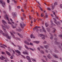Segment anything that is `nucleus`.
Returning a JSON list of instances; mask_svg holds the SVG:
<instances>
[{"instance_id": "64", "label": "nucleus", "mask_w": 62, "mask_h": 62, "mask_svg": "<svg viewBox=\"0 0 62 62\" xmlns=\"http://www.w3.org/2000/svg\"><path fill=\"white\" fill-rule=\"evenodd\" d=\"M2 54H5V53L4 52H2L1 53Z\"/></svg>"}, {"instance_id": "50", "label": "nucleus", "mask_w": 62, "mask_h": 62, "mask_svg": "<svg viewBox=\"0 0 62 62\" xmlns=\"http://www.w3.org/2000/svg\"><path fill=\"white\" fill-rule=\"evenodd\" d=\"M31 59H32V60L33 61H36L33 58H31Z\"/></svg>"}, {"instance_id": "32", "label": "nucleus", "mask_w": 62, "mask_h": 62, "mask_svg": "<svg viewBox=\"0 0 62 62\" xmlns=\"http://www.w3.org/2000/svg\"><path fill=\"white\" fill-rule=\"evenodd\" d=\"M55 44H58V42H57V41H55Z\"/></svg>"}, {"instance_id": "57", "label": "nucleus", "mask_w": 62, "mask_h": 62, "mask_svg": "<svg viewBox=\"0 0 62 62\" xmlns=\"http://www.w3.org/2000/svg\"><path fill=\"white\" fill-rule=\"evenodd\" d=\"M1 47H2V48H4V49H5V47H4L3 46H0Z\"/></svg>"}, {"instance_id": "21", "label": "nucleus", "mask_w": 62, "mask_h": 62, "mask_svg": "<svg viewBox=\"0 0 62 62\" xmlns=\"http://www.w3.org/2000/svg\"><path fill=\"white\" fill-rule=\"evenodd\" d=\"M24 43H25L26 44L28 45H30L29 43L28 42H27L26 41H24Z\"/></svg>"}, {"instance_id": "24", "label": "nucleus", "mask_w": 62, "mask_h": 62, "mask_svg": "<svg viewBox=\"0 0 62 62\" xmlns=\"http://www.w3.org/2000/svg\"><path fill=\"white\" fill-rule=\"evenodd\" d=\"M16 30L17 31H19V32H21L22 31V30L21 29H16Z\"/></svg>"}, {"instance_id": "28", "label": "nucleus", "mask_w": 62, "mask_h": 62, "mask_svg": "<svg viewBox=\"0 0 62 62\" xmlns=\"http://www.w3.org/2000/svg\"><path fill=\"white\" fill-rule=\"evenodd\" d=\"M53 56L55 57V58H58V57L56 55H54Z\"/></svg>"}, {"instance_id": "49", "label": "nucleus", "mask_w": 62, "mask_h": 62, "mask_svg": "<svg viewBox=\"0 0 62 62\" xmlns=\"http://www.w3.org/2000/svg\"><path fill=\"white\" fill-rule=\"evenodd\" d=\"M47 9L48 10H51V8H48Z\"/></svg>"}, {"instance_id": "15", "label": "nucleus", "mask_w": 62, "mask_h": 62, "mask_svg": "<svg viewBox=\"0 0 62 62\" xmlns=\"http://www.w3.org/2000/svg\"><path fill=\"white\" fill-rule=\"evenodd\" d=\"M46 30L48 32H50L51 31V29L49 28H46Z\"/></svg>"}, {"instance_id": "12", "label": "nucleus", "mask_w": 62, "mask_h": 62, "mask_svg": "<svg viewBox=\"0 0 62 62\" xmlns=\"http://www.w3.org/2000/svg\"><path fill=\"white\" fill-rule=\"evenodd\" d=\"M53 19H54V21H54V23H56V24L57 25H58V23H57V21H56V19L55 18H54Z\"/></svg>"}, {"instance_id": "2", "label": "nucleus", "mask_w": 62, "mask_h": 62, "mask_svg": "<svg viewBox=\"0 0 62 62\" xmlns=\"http://www.w3.org/2000/svg\"><path fill=\"white\" fill-rule=\"evenodd\" d=\"M40 35L41 36L42 39H45V36L43 34H40Z\"/></svg>"}, {"instance_id": "53", "label": "nucleus", "mask_w": 62, "mask_h": 62, "mask_svg": "<svg viewBox=\"0 0 62 62\" xmlns=\"http://www.w3.org/2000/svg\"><path fill=\"white\" fill-rule=\"evenodd\" d=\"M6 19L8 21H9V19H8V17H6Z\"/></svg>"}, {"instance_id": "16", "label": "nucleus", "mask_w": 62, "mask_h": 62, "mask_svg": "<svg viewBox=\"0 0 62 62\" xmlns=\"http://www.w3.org/2000/svg\"><path fill=\"white\" fill-rule=\"evenodd\" d=\"M2 22L4 24H5V23L6 24H7V22H6V21H5L4 20H2Z\"/></svg>"}, {"instance_id": "47", "label": "nucleus", "mask_w": 62, "mask_h": 62, "mask_svg": "<svg viewBox=\"0 0 62 62\" xmlns=\"http://www.w3.org/2000/svg\"><path fill=\"white\" fill-rule=\"evenodd\" d=\"M39 8H40V9L41 10V11H42V8H41V7L40 6H39Z\"/></svg>"}, {"instance_id": "42", "label": "nucleus", "mask_w": 62, "mask_h": 62, "mask_svg": "<svg viewBox=\"0 0 62 62\" xmlns=\"http://www.w3.org/2000/svg\"><path fill=\"white\" fill-rule=\"evenodd\" d=\"M45 15L46 18H48V15H47V13H46Z\"/></svg>"}, {"instance_id": "60", "label": "nucleus", "mask_w": 62, "mask_h": 62, "mask_svg": "<svg viewBox=\"0 0 62 62\" xmlns=\"http://www.w3.org/2000/svg\"><path fill=\"white\" fill-rule=\"evenodd\" d=\"M29 18H30V20H31V16L30 15H29Z\"/></svg>"}, {"instance_id": "18", "label": "nucleus", "mask_w": 62, "mask_h": 62, "mask_svg": "<svg viewBox=\"0 0 62 62\" xmlns=\"http://www.w3.org/2000/svg\"><path fill=\"white\" fill-rule=\"evenodd\" d=\"M6 54H7L8 55H9V56H11V54H10V53L9 52L7 51H6Z\"/></svg>"}, {"instance_id": "9", "label": "nucleus", "mask_w": 62, "mask_h": 62, "mask_svg": "<svg viewBox=\"0 0 62 62\" xmlns=\"http://www.w3.org/2000/svg\"><path fill=\"white\" fill-rule=\"evenodd\" d=\"M0 4H2V5L3 7H4V5H6V3L5 2H2L1 0H0Z\"/></svg>"}, {"instance_id": "55", "label": "nucleus", "mask_w": 62, "mask_h": 62, "mask_svg": "<svg viewBox=\"0 0 62 62\" xmlns=\"http://www.w3.org/2000/svg\"><path fill=\"white\" fill-rule=\"evenodd\" d=\"M45 51L46 52V53H48V50L47 49L45 50Z\"/></svg>"}, {"instance_id": "36", "label": "nucleus", "mask_w": 62, "mask_h": 62, "mask_svg": "<svg viewBox=\"0 0 62 62\" xmlns=\"http://www.w3.org/2000/svg\"><path fill=\"white\" fill-rule=\"evenodd\" d=\"M55 31H56V29H53V32L54 33L55 32Z\"/></svg>"}, {"instance_id": "27", "label": "nucleus", "mask_w": 62, "mask_h": 62, "mask_svg": "<svg viewBox=\"0 0 62 62\" xmlns=\"http://www.w3.org/2000/svg\"><path fill=\"white\" fill-rule=\"evenodd\" d=\"M24 46L25 47V48H26V49H29L28 47H27V46H26V45H25Z\"/></svg>"}, {"instance_id": "61", "label": "nucleus", "mask_w": 62, "mask_h": 62, "mask_svg": "<svg viewBox=\"0 0 62 62\" xmlns=\"http://www.w3.org/2000/svg\"><path fill=\"white\" fill-rule=\"evenodd\" d=\"M37 28H40V26H36Z\"/></svg>"}, {"instance_id": "63", "label": "nucleus", "mask_w": 62, "mask_h": 62, "mask_svg": "<svg viewBox=\"0 0 62 62\" xmlns=\"http://www.w3.org/2000/svg\"><path fill=\"white\" fill-rule=\"evenodd\" d=\"M10 58L11 59H13V57L12 56H11V57H10Z\"/></svg>"}, {"instance_id": "56", "label": "nucleus", "mask_w": 62, "mask_h": 62, "mask_svg": "<svg viewBox=\"0 0 62 62\" xmlns=\"http://www.w3.org/2000/svg\"><path fill=\"white\" fill-rule=\"evenodd\" d=\"M12 1H14V3H15V4H16V2H17V1H15V0H12Z\"/></svg>"}, {"instance_id": "4", "label": "nucleus", "mask_w": 62, "mask_h": 62, "mask_svg": "<svg viewBox=\"0 0 62 62\" xmlns=\"http://www.w3.org/2000/svg\"><path fill=\"white\" fill-rule=\"evenodd\" d=\"M12 15L13 17L14 18H15V17L16 16V15H17V14L16 12L14 13L13 12L12 13Z\"/></svg>"}, {"instance_id": "26", "label": "nucleus", "mask_w": 62, "mask_h": 62, "mask_svg": "<svg viewBox=\"0 0 62 62\" xmlns=\"http://www.w3.org/2000/svg\"><path fill=\"white\" fill-rule=\"evenodd\" d=\"M35 42L37 44H38L39 43V41H35Z\"/></svg>"}, {"instance_id": "33", "label": "nucleus", "mask_w": 62, "mask_h": 62, "mask_svg": "<svg viewBox=\"0 0 62 62\" xmlns=\"http://www.w3.org/2000/svg\"><path fill=\"white\" fill-rule=\"evenodd\" d=\"M54 50H55V53H58V52H59L58 51V50H56V49H55Z\"/></svg>"}, {"instance_id": "25", "label": "nucleus", "mask_w": 62, "mask_h": 62, "mask_svg": "<svg viewBox=\"0 0 62 62\" xmlns=\"http://www.w3.org/2000/svg\"><path fill=\"white\" fill-rule=\"evenodd\" d=\"M5 26L6 27V28H7V29H9V27L7 25H5Z\"/></svg>"}, {"instance_id": "40", "label": "nucleus", "mask_w": 62, "mask_h": 62, "mask_svg": "<svg viewBox=\"0 0 62 62\" xmlns=\"http://www.w3.org/2000/svg\"><path fill=\"white\" fill-rule=\"evenodd\" d=\"M30 50H31V51H34V49L31 48H30Z\"/></svg>"}, {"instance_id": "8", "label": "nucleus", "mask_w": 62, "mask_h": 62, "mask_svg": "<svg viewBox=\"0 0 62 62\" xmlns=\"http://www.w3.org/2000/svg\"><path fill=\"white\" fill-rule=\"evenodd\" d=\"M8 23L9 24H11V26L12 27H13V28H15V27L14 26H13V25H12L11 23V22H10L8 21Z\"/></svg>"}, {"instance_id": "19", "label": "nucleus", "mask_w": 62, "mask_h": 62, "mask_svg": "<svg viewBox=\"0 0 62 62\" xmlns=\"http://www.w3.org/2000/svg\"><path fill=\"white\" fill-rule=\"evenodd\" d=\"M44 46L46 49H48L47 48H49V46L47 45H44Z\"/></svg>"}, {"instance_id": "30", "label": "nucleus", "mask_w": 62, "mask_h": 62, "mask_svg": "<svg viewBox=\"0 0 62 62\" xmlns=\"http://www.w3.org/2000/svg\"><path fill=\"white\" fill-rule=\"evenodd\" d=\"M59 37H60L61 39H62V35H60L58 36Z\"/></svg>"}, {"instance_id": "48", "label": "nucleus", "mask_w": 62, "mask_h": 62, "mask_svg": "<svg viewBox=\"0 0 62 62\" xmlns=\"http://www.w3.org/2000/svg\"><path fill=\"white\" fill-rule=\"evenodd\" d=\"M55 18H56V19H58V18L57 17V16H56V15H55Z\"/></svg>"}, {"instance_id": "20", "label": "nucleus", "mask_w": 62, "mask_h": 62, "mask_svg": "<svg viewBox=\"0 0 62 62\" xmlns=\"http://www.w3.org/2000/svg\"><path fill=\"white\" fill-rule=\"evenodd\" d=\"M18 35L19 36V37H20V38H23V36L22 35L19 33H18Z\"/></svg>"}, {"instance_id": "1", "label": "nucleus", "mask_w": 62, "mask_h": 62, "mask_svg": "<svg viewBox=\"0 0 62 62\" xmlns=\"http://www.w3.org/2000/svg\"><path fill=\"white\" fill-rule=\"evenodd\" d=\"M1 26L3 29L4 30V31L5 33H6V34L5 33H3L2 34L3 35V36H6V37L8 36V33L7 32V31H6V28H5V26H4V25L3 24H2L1 25Z\"/></svg>"}, {"instance_id": "31", "label": "nucleus", "mask_w": 62, "mask_h": 62, "mask_svg": "<svg viewBox=\"0 0 62 62\" xmlns=\"http://www.w3.org/2000/svg\"><path fill=\"white\" fill-rule=\"evenodd\" d=\"M47 43V42H46V41H44L43 42V44H46V43Z\"/></svg>"}, {"instance_id": "45", "label": "nucleus", "mask_w": 62, "mask_h": 62, "mask_svg": "<svg viewBox=\"0 0 62 62\" xmlns=\"http://www.w3.org/2000/svg\"><path fill=\"white\" fill-rule=\"evenodd\" d=\"M23 16L24 17H26V16H25V14L24 13L23 14Z\"/></svg>"}, {"instance_id": "46", "label": "nucleus", "mask_w": 62, "mask_h": 62, "mask_svg": "<svg viewBox=\"0 0 62 62\" xmlns=\"http://www.w3.org/2000/svg\"><path fill=\"white\" fill-rule=\"evenodd\" d=\"M43 31L45 33H46V30H43Z\"/></svg>"}, {"instance_id": "5", "label": "nucleus", "mask_w": 62, "mask_h": 62, "mask_svg": "<svg viewBox=\"0 0 62 62\" xmlns=\"http://www.w3.org/2000/svg\"><path fill=\"white\" fill-rule=\"evenodd\" d=\"M33 31H35V30L37 32V31H39V29H38V28H37L36 26H35L34 28L33 29Z\"/></svg>"}, {"instance_id": "35", "label": "nucleus", "mask_w": 62, "mask_h": 62, "mask_svg": "<svg viewBox=\"0 0 62 62\" xmlns=\"http://www.w3.org/2000/svg\"><path fill=\"white\" fill-rule=\"evenodd\" d=\"M0 33L1 34H3V31H2L1 30L0 31Z\"/></svg>"}, {"instance_id": "58", "label": "nucleus", "mask_w": 62, "mask_h": 62, "mask_svg": "<svg viewBox=\"0 0 62 62\" xmlns=\"http://www.w3.org/2000/svg\"><path fill=\"white\" fill-rule=\"evenodd\" d=\"M18 47H19V50H21V49L20 48V46H18Z\"/></svg>"}, {"instance_id": "29", "label": "nucleus", "mask_w": 62, "mask_h": 62, "mask_svg": "<svg viewBox=\"0 0 62 62\" xmlns=\"http://www.w3.org/2000/svg\"><path fill=\"white\" fill-rule=\"evenodd\" d=\"M46 26V27H48V26H49V24H48V23H45Z\"/></svg>"}, {"instance_id": "54", "label": "nucleus", "mask_w": 62, "mask_h": 62, "mask_svg": "<svg viewBox=\"0 0 62 62\" xmlns=\"http://www.w3.org/2000/svg\"><path fill=\"white\" fill-rule=\"evenodd\" d=\"M37 49L38 50H39V51L40 52V48H39V47Z\"/></svg>"}, {"instance_id": "6", "label": "nucleus", "mask_w": 62, "mask_h": 62, "mask_svg": "<svg viewBox=\"0 0 62 62\" xmlns=\"http://www.w3.org/2000/svg\"><path fill=\"white\" fill-rule=\"evenodd\" d=\"M26 58L28 60L30 61V62H31V58H30V57L28 56H27Z\"/></svg>"}, {"instance_id": "11", "label": "nucleus", "mask_w": 62, "mask_h": 62, "mask_svg": "<svg viewBox=\"0 0 62 62\" xmlns=\"http://www.w3.org/2000/svg\"><path fill=\"white\" fill-rule=\"evenodd\" d=\"M0 59L1 60H4V59H6V58L4 57V56H3L1 55V57H0Z\"/></svg>"}, {"instance_id": "39", "label": "nucleus", "mask_w": 62, "mask_h": 62, "mask_svg": "<svg viewBox=\"0 0 62 62\" xmlns=\"http://www.w3.org/2000/svg\"><path fill=\"white\" fill-rule=\"evenodd\" d=\"M39 31L41 32H43V30L42 29H40Z\"/></svg>"}, {"instance_id": "13", "label": "nucleus", "mask_w": 62, "mask_h": 62, "mask_svg": "<svg viewBox=\"0 0 62 62\" xmlns=\"http://www.w3.org/2000/svg\"><path fill=\"white\" fill-rule=\"evenodd\" d=\"M50 56H51V55H50V54H49L48 55H47V58L49 59H51V58H52V57Z\"/></svg>"}, {"instance_id": "10", "label": "nucleus", "mask_w": 62, "mask_h": 62, "mask_svg": "<svg viewBox=\"0 0 62 62\" xmlns=\"http://www.w3.org/2000/svg\"><path fill=\"white\" fill-rule=\"evenodd\" d=\"M20 25L22 28H23V27H24V26H25L26 25H25V24H23V25H22V23H20Z\"/></svg>"}, {"instance_id": "37", "label": "nucleus", "mask_w": 62, "mask_h": 62, "mask_svg": "<svg viewBox=\"0 0 62 62\" xmlns=\"http://www.w3.org/2000/svg\"><path fill=\"white\" fill-rule=\"evenodd\" d=\"M57 5V3L55 2L54 3V6H56Z\"/></svg>"}, {"instance_id": "43", "label": "nucleus", "mask_w": 62, "mask_h": 62, "mask_svg": "<svg viewBox=\"0 0 62 62\" xmlns=\"http://www.w3.org/2000/svg\"><path fill=\"white\" fill-rule=\"evenodd\" d=\"M8 48L9 51H10V50H11V49L9 47H8Z\"/></svg>"}, {"instance_id": "14", "label": "nucleus", "mask_w": 62, "mask_h": 62, "mask_svg": "<svg viewBox=\"0 0 62 62\" xmlns=\"http://www.w3.org/2000/svg\"><path fill=\"white\" fill-rule=\"evenodd\" d=\"M49 34L50 35V36H51V37H50V39H53V37H54L53 35L51 33H50Z\"/></svg>"}, {"instance_id": "22", "label": "nucleus", "mask_w": 62, "mask_h": 62, "mask_svg": "<svg viewBox=\"0 0 62 62\" xmlns=\"http://www.w3.org/2000/svg\"><path fill=\"white\" fill-rule=\"evenodd\" d=\"M23 53L24 54H27V55H28V53H27L26 52H23Z\"/></svg>"}, {"instance_id": "23", "label": "nucleus", "mask_w": 62, "mask_h": 62, "mask_svg": "<svg viewBox=\"0 0 62 62\" xmlns=\"http://www.w3.org/2000/svg\"><path fill=\"white\" fill-rule=\"evenodd\" d=\"M34 37V35H33L32 34H31V38L32 39L33 38V39H34L35 38V37Z\"/></svg>"}, {"instance_id": "52", "label": "nucleus", "mask_w": 62, "mask_h": 62, "mask_svg": "<svg viewBox=\"0 0 62 62\" xmlns=\"http://www.w3.org/2000/svg\"><path fill=\"white\" fill-rule=\"evenodd\" d=\"M52 12H53L54 15H55V12H54L53 11H52Z\"/></svg>"}, {"instance_id": "62", "label": "nucleus", "mask_w": 62, "mask_h": 62, "mask_svg": "<svg viewBox=\"0 0 62 62\" xmlns=\"http://www.w3.org/2000/svg\"><path fill=\"white\" fill-rule=\"evenodd\" d=\"M3 13H6V11H3Z\"/></svg>"}, {"instance_id": "34", "label": "nucleus", "mask_w": 62, "mask_h": 62, "mask_svg": "<svg viewBox=\"0 0 62 62\" xmlns=\"http://www.w3.org/2000/svg\"><path fill=\"white\" fill-rule=\"evenodd\" d=\"M54 5H53L52 6V9L53 10L54 9Z\"/></svg>"}, {"instance_id": "3", "label": "nucleus", "mask_w": 62, "mask_h": 62, "mask_svg": "<svg viewBox=\"0 0 62 62\" xmlns=\"http://www.w3.org/2000/svg\"><path fill=\"white\" fill-rule=\"evenodd\" d=\"M15 51L16 52V53H18V55L19 56H20V55H21V52H20V51H19V50H15Z\"/></svg>"}, {"instance_id": "7", "label": "nucleus", "mask_w": 62, "mask_h": 62, "mask_svg": "<svg viewBox=\"0 0 62 62\" xmlns=\"http://www.w3.org/2000/svg\"><path fill=\"white\" fill-rule=\"evenodd\" d=\"M10 32L11 34V36H12L13 38H15V35H14V34H13V33L11 31H10Z\"/></svg>"}, {"instance_id": "17", "label": "nucleus", "mask_w": 62, "mask_h": 62, "mask_svg": "<svg viewBox=\"0 0 62 62\" xmlns=\"http://www.w3.org/2000/svg\"><path fill=\"white\" fill-rule=\"evenodd\" d=\"M7 37L8 39H11V36H8H8H7Z\"/></svg>"}, {"instance_id": "44", "label": "nucleus", "mask_w": 62, "mask_h": 62, "mask_svg": "<svg viewBox=\"0 0 62 62\" xmlns=\"http://www.w3.org/2000/svg\"><path fill=\"white\" fill-rule=\"evenodd\" d=\"M43 16H44V15H43V13H42L41 15V17H43Z\"/></svg>"}, {"instance_id": "51", "label": "nucleus", "mask_w": 62, "mask_h": 62, "mask_svg": "<svg viewBox=\"0 0 62 62\" xmlns=\"http://www.w3.org/2000/svg\"><path fill=\"white\" fill-rule=\"evenodd\" d=\"M30 45H31L32 46H33V44L32 43H31V42H30Z\"/></svg>"}, {"instance_id": "38", "label": "nucleus", "mask_w": 62, "mask_h": 62, "mask_svg": "<svg viewBox=\"0 0 62 62\" xmlns=\"http://www.w3.org/2000/svg\"><path fill=\"white\" fill-rule=\"evenodd\" d=\"M36 13L38 16H39V13L37 12H36Z\"/></svg>"}, {"instance_id": "59", "label": "nucleus", "mask_w": 62, "mask_h": 62, "mask_svg": "<svg viewBox=\"0 0 62 62\" xmlns=\"http://www.w3.org/2000/svg\"><path fill=\"white\" fill-rule=\"evenodd\" d=\"M17 8H21V7L19 6H18Z\"/></svg>"}, {"instance_id": "41", "label": "nucleus", "mask_w": 62, "mask_h": 62, "mask_svg": "<svg viewBox=\"0 0 62 62\" xmlns=\"http://www.w3.org/2000/svg\"><path fill=\"white\" fill-rule=\"evenodd\" d=\"M41 53H42V54H44V51H43L41 50Z\"/></svg>"}]
</instances>
